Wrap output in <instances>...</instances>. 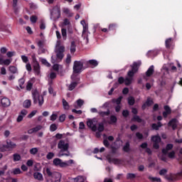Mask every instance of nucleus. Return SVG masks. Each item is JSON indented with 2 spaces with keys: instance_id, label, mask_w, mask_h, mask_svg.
<instances>
[{
  "instance_id": "1",
  "label": "nucleus",
  "mask_w": 182,
  "mask_h": 182,
  "mask_svg": "<svg viewBox=\"0 0 182 182\" xmlns=\"http://www.w3.org/2000/svg\"><path fill=\"white\" fill-rule=\"evenodd\" d=\"M97 124V120L96 119H90L87 122V126L91 129L92 132H98L100 133H102V132H104L105 130V124L103 122H101L99 124L98 127L96 126Z\"/></svg>"
},
{
  "instance_id": "2",
  "label": "nucleus",
  "mask_w": 182,
  "mask_h": 182,
  "mask_svg": "<svg viewBox=\"0 0 182 182\" xmlns=\"http://www.w3.org/2000/svg\"><path fill=\"white\" fill-rule=\"evenodd\" d=\"M85 62L83 61H77L75 60L74 61L73 67V73L77 74V73H81L82 70L85 68Z\"/></svg>"
},
{
  "instance_id": "3",
  "label": "nucleus",
  "mask_w": 182,
  "mask_h": 182,
  "mask_svg": "<svg viewBox=\"0 0 182 182\" xmlns=\"http://www.w3.org/2000/svg\"><path fill=\"white\" fill-rule=\"evenodd\" d=\"M32 96L34 105H36L38 102V106H42V105H43V95H40L39 92H38V90H36L33 91Z\"/></svg>"
},
{
  "instance_id": "4",
  "label": "nucleus",
  "mask_w": 182,
  "mask_h": 182,
  "mask_svg": "<svg viewBox=\"0 0 182 182\" xmlns=\"http://www.w3.org/2000/svg\"><path fill=\"white\" fill-rule=\"evenodd\" d=\"M50 19L58 21L60 18V7L55 6L50 10Z\"/></svg>"
},
{
  "instance_id": "5",
  "label": "nucleus",
  "mask_w": 182,
  "mask_h": 182,
  "mask_svg": "<svg viewBox=\"0 0 182 182\" xmlns=\"http://www.w3.org/2000/svg\"><path fill=\"white\" fill-rule=\"evenodd\" d=\"M64 53L65 47L62 46H58L55 49L57 59H58L59 60H62V59H63L65 56V54H63Z\"/></svg>"
},
{
  "instance_id": "6",
  "label": "nucleus",
  "mask_w": 182,
  "mask_h": 182,
  "mask_svg": "<svg viewBox=\"0 0 182 182\" xmlns=\"http://www.w3.org/2000/svg\"><path fill=\"white\" fill-rule=\"evenodd\" d=\"M58 147L61 149L60 151H68V150H69V144L65 143L63 140H60L58 144Z\"/></svg>"
},
{
  "instance_id": "7",
  "label": "nucleus",
  "mask_w": 182,
  "mask_h": 182,
  "mask_svg": "<svg viewBox=\"0 0 182 182\" xmlns=\"http://www.w3.org/2000/svg\"><path fill=\"white\" fill-rule=\"evenodd\" d=\"M99 65V63L96 60H90L88 61L85 62V69H87V68H96Z\"/></svg>"
},
{
  "instance_id": "8",
  "label": "nucleus",
  "mask_w": 182,
  "mask_h": 182,
  "mask_svg": "<svg viewBox=\"0 0 182 182\" xmlns=\"http://www.w3.org/2000/svg\"><path fill=\"white\" fill-rule=\"evenodd\" d=\"M177 123H178L177 118H173L168 123V127H172L173 130H176L177 129Z\"/></svg>"
},
{
  "instance_id": "9",
  "label": "nucleus",
  "mask_w": 182,
  "mask_h": 182,
  "mask_svg": "<svg viewBox=\"0 0 182 182\" xmlns=\"http://www.w3.org/2000/svg\"><path fill=\"white\" fill-rule=\"evenodd\" d=\"M28 114V110L26 109H22L20 112V114L18 116L16 119L17 123H21L22 120H23V117H25Z\"/></svg>"
},
{
  "instance_id": "10",
  "label": "nucleus",
  "mask_w": 182,
  "mask_h": 182,
  "mask_svg": "<svg viewBox=\"0 0 182 182\" xmlns=\"http://www.w3.org/2000/svg\"><path fill=\"white\" fill-rule=\"evenodd\" d=\"M1 103L3 107H8L9 106H11V100L6 97L2 98Z\"/></svg>"
},
{
  "instance_id": "11",
  "label": "nucleus",
  "mask_w": 182,
  "mask_h": 182,
  "mask_svg": "<svg viewBox=\"0 0 182 182\" xmlns=\"http://www.w3.org/2000/svg\"><path fill=\"white\" fill-rule=\"evenodd\" d=\"M33 176L38 181H43V175L40 172H34Z\"/></svg>"
},
{
  "instance_id": "12",
  "label": "nucleus",
  "mask_w": 182,
  "mask_h": 182,
  "mask_svg": "<svg viewBox=\"0 0 182 182\" xmlns=\"http://www.w3.org/2000/svg\"><path fill=\"white\" fill-rule=\"evenodd\" d=\"M43 174H44V176H48V177H53V176H55V174L50 171V168L48 167L43 168Z\"/></svg>"
},
{
  "instance_id": "13",
  "label": "nucleus",
  "mask_w": 182,
  "mask_h": 182,
  "mask_svg": "<svg viewBox=\"0 0 182 182\" xmlns=\"http://www.w3.org/2000/svg\"><path fill=\"white\" fill-rule=\"evenodd\" d=\"M173 149V144H168L166 146V149H162V154L164 156H166V154H168V151L171 150Z\"/></svg>"
},
{
  "instance_id": "14",
  "label": "nucleus",
  "mask_w": 182,
  "mask_h": 182,
  "mask_svg": "<svg viewBox=\"0 0 182 182\" xmlns=\"http://www.w3.org/2000/svg\"><path fill=\"white\" fill-rule=\"evenodd\" d=\"M33 71L36 73V75H41V65H39V63L33 64Z\"/></svg>"
},
{
  "instance_id": "15",
  "label": "nucleus",
  "mask_w": 182,
  "mask_h": 182,
  "mask_svg": "<svg viewBox=\"0 0 182 182\" xmlns=\"http://www.w3.org/2000/svg\"><path fill=\"white\" fill-rule=\"evenodd\" d=\"M154 73V65H151L146 72V76L150 77Z\"/></svg>"
},
{
  "instance_id": "16",
  "label": "nucleus",
  "mask_w": 182,
  "mask_h": 182,
  "mask_svg": "<svg viewBox=\"0 0 182 182\" xmlns=\"http://www.w3.org/2000/svg\"><path fill=\"white\" fill-rule=\"evenodd\" d=\"M163 127V124H161L160 122H158L156 124L154 123L151 124V129L152 130H159L160 127Z\"/></svg>"
},
{
  "instance_id": "17",
  "label": "nucleus",
  "mask_w": 182,
  "mask_h": 182,
  "mask_svg": "<svg viewBox=\"0 0 182 182\" xmlns=\"http://www.w3.org/2000/svg\"><path fill=\"white\" fill-rule=\"evenodd\" d=\"M117 123V117L114 115H111L109 117V124H116Z\"/></svg>"
},
{
  "instance_id": "18",
  "label": "nucleus",
  "mask_w": 182,
  "mask_h": 182,
  "mask_svg": "<svg viewBox=\"0 0 182 182\" xmlns=\"http://www.w3.org/2000/svg\"><path fill=\"white\" fill-rule=\"evenodd\" d=\"M32 105V101L31 100H26L23 103V107L24 109H29Z\"/></svg>"
},
{
  "instance_id": "19",
  "label": "nucleus",
  "mask_w": 182,
  "mask_h": 182,
  "mask_svg": "<svg viewBox=\"0 0 182 182\" xmlns=\"http://www.w3.org/2000/svg\"><path fill=\"white\" fill-rule=\"evenodd\" d=\"M141 63H136L134 62L133 63V65L132 66V70L135 73H137L139 70V67L140 66Z\"/></svg>"
},
{
  "instance_id": "20",
  "label": "nucleus",
  "mask_w": 182,
  "mask_h": 182,
  "mask_svg": "<svg viewBox=\"0 0 182 182\" xmlns=\"http://www.w3.org/2000/svg\"><path fill=\"white\" fill-rule=\"evenodd\" d=\"M63 14L68 15V18H72L73 16V13L70 12V10L68 8H63Z\"/></svg>"
},
{
  "instance_id": "21",
  "label": "nucleus",
  "mask_w": 182,
  "mask_h": 182,
  "mask_svg": "<svg viewBox=\"0 0 182 182\" xmlns=\"http://www.w3.org/2000/svg\"><path fill=\"white\" fill-rule=\"evenodd\" d=\"M98 114L101 117H105V116H109L110 115V109H107L106 112L100 111V112H98Z\"/></svg>"
},
{
  "instance_id": "22",
  "label": "nucleus",
  "mask_w": 182,
  "mask_h": 182,
  "mask_svg": "<svg viewBox=\"0 0 182 182\" xmlns=\"http://www.w3.org/2000/svg\"><path fill=\"white\" fill-rule=\"evenodd\" d=\"M127 100H128V105L129 106H134V104L136 103V100L134 99V97L129 96Z\"/></svg>"
},
{
  "instance_id": "23",
  "label": "nucleus",
  "mask_w": 182,
  "mask_h": 182,
  "mask_svg": "<svg viewBox=\"0 0 182 182\" xmlns=\"http://www.w3.org/2000/svg\"><path fill=\"white\" fill-rule=\"evenodd\" d=\"M70 50V53H75L76 52V42L71 41Z\"/></svg>"
},
{
  "instance_id": "24",
  "label": "nucleus",
  "mask_w": 182,
  "mask_h": 182,
  "mask_svg": "<svg viewBox=\"0 0 182 182\" xmlns=\"http://www.w3.org/2000/svg\"><path fill=\"white\" fill-rule=\"evenodd\" d=\"M151 141H154V143H160L161 141V137L158 135H155L151 136Z\"/></svg>"
},
{
  "instance_id": "25",
  "label": "nucleus",
  "mask_w": 182,
  "mask_h": 182,
  "mask_svg": "<svg viewBox=\"0 0 182 182\" xmlns=\"http://www.w3.org/2000/svg\"><path fill=\"white\" fill-rule=\"evenodd\" d=\"M108 160V163H113L114 164H119V163H120V159H116V158H107Z\"/></svg>"
},
{
  "instance_id": "26",
  "label": "nucleus",
  "mask_w": 182,
  "mask_h": 182,
  "mask_svg": "<svg viewBox=\"0 0 182 182\" xmlns=\"http://www.w3.org/2000/svg\"><path fill=\"white\" fill-rule=\"evenodd\" d=\"M172 42H173V38H169L166 40L165 45H166V48L167 49H170V48H171Z\"/></svg>"
},
{
  "instance_id": "27",
  "label": "nucleus",
  "mask_w": 182,
  "mask_h": 182,
  "mask_svg": "<svg viewBox=\"0 0 182 182\" xmlns=\"http://www.w3.org/2000/svg\"><path fill=\"white\" fill-rule=\"evenodd\" d=\"M77 82H72L70 85L68 86V90L72 92L74 89L77 86Z\"/></svg>"
},
{
  "instance_id": "28",
  "label": "nucleus",
  "mask_w": 182,
  "mask_h": 182,
  "mask_svg": "<svg viewBox=\"0 0 182 182\" xmlns=\"http://www.w3.org/2000/svg\"><path fill=\"white\" fill-rule=\"evenodd\" d=\"M0 65H6V66H9V65H11V60H3L2 58H0Z\"/></svg>"
},
{
  "instance_id": "29",
  "label": "nucleus",
  "mask_w": 182,
  "mask_h": 182,
  "mask_svg": "<svg viewBox=\"0 0 182 182\" xmlns=\"http://www.w3.org/2000/svg\"><path fill=\"white\" fill-rule=\"evenodd\" d=\"M132 82H133V78H132V77H127L125 78L124 85H125L126 86H130Z\"/></svg>"
},
{
  "instance_id": "30",
  "label": "nucleus",
  "mask_w": 182,
  "mask_h": 182,
  "mask_svg": "<svg viewBox=\"0 0 182 182\" xmlns=\"http://www.w3.org/2000/svg\"><path fill=\"white\" fill-rule=\"evenodd\" d=\"M123 151L125 153H129L130 151V143L126 142L125 145L123 146Z\"/></svg>"
},
{
  "instance_id": "31",
  "label": "nucleus",
  "mask_w": 182,
  "mask_h": 182,
  "mask_svg": "<svg viewBox=\"0 0 182 182\" xmlns=\"http://www.w3.org/2000/svg\"><path fill=\"white\" fill-rule=\"evenodd\" d=\"M132 122H137V123H141L143 119H141L139 115H134L132 119Z\"/></svg>"
},
{
  "instance_id": "32",
  "label": "nucleus",
  "mask_w": 182,
  "mask_h": 182,
  "mask_svg": "<svg viewBox=\"0 0 182 182\" xmlns=\"http://www.w3.org/2000/svg\"><path fill=\"white\" fill-rule=\"evenodd\" d=\"M6 144L10 149H15L16 147V144H14L12 142L11 140H7L6 141Z\"/></svg>"
},
{
  "instance_id": "33",
  "label": "nucleus",
  "mask_w": 182,
  "mask_h": 182,
  "mask_svg": "<svg viewBox=\"0 0 182 182\" xmlns=\"http://www.w3.org/2000/svg\"><path fill=\"white\" fill-rule=\"evenodd\" d=\"M9 72H11V73H13L14 75H15V73H18V68H16V67L14 66V65H11L9 68Z\"/></svg>"
},
{
  "instance_id": "34",
  "label": "nucleus",
  "mask_w": 182,
  "mask_h": 182,
  "mask_svg": "<svg viewBox=\"0 0 182 182\" xmlns=\"http://www.w3.org/2000/svg\"><path fill=\"white\" fill-rule=\"evenodd\" d=\"M63 106L65 110H69V108H70L69 103L65 99H63Z\"/></svg>"
},
{
  "instance_id": "35",
  "label": "nucleus",
  "mask_w": 182,
  "mask_h": 182,
  "mask_svg": "<svg viewBox=\"0 0 182 182\" xmlns=\"http://www.w3.org/2000/svg\"><path fill=\"white\" fill-rule=\"evenodd\" d=\"M61 33H62L63 39L64 41H66V39L68 38V33L66 31V28H62L61 29Z\"/></svg>"
},
{
  "instance_id": "36",
  "label": "nucleus",
  "mask_w": 182,
  "mask_h": 182,
  "mask_svg": "<svg viewBox=\"0 0 182 182\" xmlns=\"http://www.w3.org/2000/svg\"><path fill=\"white\" fill-rule=\"evenodd\" d=\"M116 28H117V24L112 23L109 25L108 31H116Z\"/></svg>"
},
{
  "instance_id": "37",
  "label": "nucleus",
  "mask_w": 182,
  "mask_h": 182,
  "mask_svg": "<svg viewBox=\"0 0 182 182\" xmlns=\"http://www.w3.org/2000/svg\"><path fill=\"white\" fill-rule=\"evenodd\" d=\"M18 85L21 89H23V85H25V78L21 77L18 80Z\"/></svg>"
},
{
  "instance_id": "38",
  "label": "nucleus",
  "mask_w": 182,
  "mask_h": 182,
  "mask_svg": "<svg viewBox=\"0 0 182 182\" xmlns=\"http://www.w3.org/2000/svg\"><path fill=\"white\" fill-rule=\"evenodd\" d=\"M122 99H123V97L120 96L116 100H113L112 102L113 103H116V105H120V104L122 103Z\"/></svg>"
},
{
  "instance_id": "39",
  "label": "nucleus",
  "mask_w": 182,
  "mask_h": 182,
  "mask_svg": "<svg viewBox=\"0 0 182 182\" xmlns=\"http://www.w3.org/2000/svg\"><path fill=\"white\" fill-rule=\"evenodd\" d=\"M13 160L14 161H21V155L18 154H14L13 155Z\"/></svg>"
},
{
  "instance_id": "40",
  "label": "nucleus",
  "mask_w": 182,
  "mask_h": 182,
  "mask_svg": "<svg viewBox=\"0 0 182 182\" xmlns=\"http://www.w3.org/2000/svg\"><path fill=\"white\" fill-rule=\"evenodd\" d=\"M61 161H62V159H60L59 158H56V159H53V163L54 166H60Z\"/></svg>"
},
{
  "instance_id": "41",
  "label": "nucleus",
  "mask_w": 182,
  "mask_h": 182,
  "mask_svg": "<svg viewBox=\"0 0 182 182\" xmlns=\"http://www.w3.org/2000/svg\"><path fill=\"white\" fill-rule=\"evenodd\" d=\"M32 87H33V83L28 81L26 85V90H28V92H31V90H32Z\"/></svg>"
},
{
  "instance_id": "42",
  "label": "nucleus",
  "mask_w": 182,
  "mask_h": 182,
  "mask_svg": "<svg viewBox=\"0 0 182 182\" xmlns=\"http://www.w3.org/2000/svg\"><path fill=\"white\" fill-rule=\"evenodd\" d=\"M145 103L148 106V107H150V106H151V105L154 104V102L153 101V100H151L150 98H147Z\"/></svg>"
},
{
  "instance_id": "43",
  "label": "nucleus",
  "mask_w": 182,
  "mask_h": 182,
  "mask_svg": "<svg viewBox=\"0 0 182 182\" xmlns=\"http://www.w3.org/2000/svg\"><path fill=\"white\" fill-rule=\"evenodd\" d=\"M56 130H58V125H56V124H52L50 126V132H56Z\"/></svg>"
},
{
  "instance_id": "44",
  "label": "nucleus",
  "mask_w": 182,
  "mask_h": 182,
  "mask_svg": "<svg viewBox=\"0 0 182 182\" xmlns=\"http://www.w3.org/2000/svg\"><path fill=\"white\" fill-rule=\"evenodd\" d=\"M13 174H14V176H16L18 174H21L22 173V171H21V168H16L13 169Z\"/></svg>"
},
{
  "instance_id": "45",
  "label": "nucleus",
  "mask_w": 182,
  "mask_h": 182,
  "mask_svg": "<svg viewBox=\"0 0 182 182\" xmlns=\"http://www.w3.org/2000/svg\"><path fill=\"white\" fill-rule=\"evenodd\" d=\"M70 62H72V55H70V54H68L65 63H67V65H70Z\"/></svg>"
},
{
  "instance_id": "46",
  "label": "nucleus",
  "mask_w": 182,
  "mask_h": 182,
  "mask_svg": "<svg viewBox=\"0 0 182 182\" xmlns=\"http://www.w3.org/2000/svg\"><path fill=\"white\" fill-rule=\"evenodd\" d=\"M31 59H32L33 65H36L39 63V62H38V60L36 59V55L35 54H33L31 55Z\"/></svg>"
},
{
  "instance_id": "47",
  "label": "nucleus",
  "mask_w": 182,
  "mask_h": 182,
  "mask_svg": "<svg viewBox=\"0 0 182 182\" xmlns=\"http://www.w3.org/2000/svg\"><path fill=\"white\" fill-rule=\"evenodd\" d=\"M53 157H55V154H53V152H49L46 156L48 160H52Z\"/></svg>"
},
{
  "instance_id": "48",
  "label": "nucleus",
  "mask_w": 182,
  "mask_h": 182,
  "mask_svg": "<svg viewBox=\"0 0 182 182\" xmlns=\"http://www.w3.org/2000/svg\"><path fill=\"white\" fill-rule=\"evenodd\" d=\"M149 179L151 180V181H154V182H160L161 181V179L160 178H157V177H151V176H149Z\"/></svg>"
},
{
  "instance_id": "49",
  "label": "nucleus",
  "mask_w": 182,
  "mask_h": 182,
  "mask_svg": "<svg viewBox=\"0 0 182 182\" xmlns=\"http://www.w3.org/2000/svg\"><path fill=\"white\" fill-rule=\"evenodd\" d=\"M30 20L32 23H36L38 22V17L36 16H31Z\"/></svg>"
},
{
  "instance_id": "50",
  "label": "nucleus",
  "mask_w": 182,
  "mask_h": 182,
  "mask_svg": "<svg viewBox=\"0 0 182 182\" xmlns=\"http://www.w3.org/2000/svg\"><path fill=\"white\" fill-rule=\"evenodd\" d=\"M134 73H136L134 71H133L132 70H129L128 73H127L128 77H131L132 79H133V77L134 76Z\"/></svg>"
},
{
  "instance_id": "51",
  "label": "nucleus",
  "mask_w": 182,
  "mask_h": 182,
  "mask_svg": "<svg viewBox=\"0 0 182 182\" xmlns=\"http://www.w3.org/2000/svg\"><path fill=\"white\" fill-rule=\"evenodd\" d=\"M109 149H111L112 154H116V153H117V147L111 145Z\"/></svg>"
},
{
  "instance_id": "52",
  "label": "nucleus",
  "mask_w": 182,
  "mask_h": 182,
  "mask_svg": "<svg viewBox=\"0 0 182 182\" xmlns=\"http://www.w3.org/2000/svg\"><path fill=\"white\" fill-rule=\"evenodd\" d=\"M65 120H66V115L63 114L59 117V122H60V123H63Z\"/></svg>"
},
{
  "instance_id": "53",
  "label": "nucleus",
  "mask_w": 182,
  "mask_h": 182,
  "mask_svg": "<svg viewBox=\"0 0 182 182\" xmlns=\"http://www.w3.org/2000/svg\"><path fill=\"white\" fill-rule=\"evenodd\" d=\"M56 119H58V114L53 113L50 117V120H51V122H55Z\"/></svg>"
},
{
  "instance_id": "54",
  "label": "nucleus",
  "mask_w": 182,
  "mask_h": 182,
  "mask_svg": "<svg viewBox=\"0 0 182 182\" xmlns=\"http://www.w3.org/2000/svg\"><path fill=\"white\" fill-rule=\"evenodd\" d=\"M21 58L23 63H28L29 62V58L26 55H21Z\"/></svg>"
},
{
  "instance_id": "55",
  "label": "nucleus",
  "mask_w": 182,
  "mask_h": 182,
  "mask_svg": "<svg viewBox=\"0 0 182 182\" xmlns=\"http://www.w3.org/2000/svg\"><path fill=\"white\" fill-rule=\"evenodd\" d=\"M103 144L107 149H110V143H109V141L107 139L103 140Z\"/></svg>"
},
{
  "instance_id": "56",
  "label": "nucleus",
  "mask_w": 182,
  "mask_h": 182,
  "mask_svg": "<svg viewBox=\"0 0 182 182\" xmlns=\"http://www.w3.org/2000/svg\"><path fill=\"white\" fill-rule=\"evenodd\" d=\"M84 103H85V101H83V100L80 99L77 100V105L78 107H82Z\"/></svg>"
},
{
  "instance_id": "57",
  "label": "nucleus",
  "mask_w": 182,
  "mask_h": 182,
  "mask_svg": "<svg viewBox=\"0 0 182 182\" xmlns=\"http://www.w3.org/2000/svg\"><path fill=\"white\" fill-rule=\"evenodd\" d=\"M136 137L139 139V140H143L144 136H143V134L140 133V132H136L135 134Z\"/></svg>"
},
{
  "instance_id": "58",
  "label": "nucleus",
  "mask_w": 182,
  "mask_h": 182,
  "mask_svg": "<svg viewBox=\"0 0 182 182\" xmlns=\"http://www.w3.org/2000/svg\"><path fill=\"white\" fill-rule=\"evenodd\" d=\"M168 156L169 159H174L176 156V152L174 151H172L168 154Z\"/></svg>"
},
{
  "instance_id": "59",
  "label": "nucleus",
  "mask_w": 182,
  "mask_h": 182,
  "mask_svg": "<svg viewBox=\"0 0 182 182\" xmlns=\"http://www.w3.org/2000/svg\"><path fill=\"white\" fill-rule=\"evenodd\" d=\"M127 178L128 180L132 179V178H136V174H134V173H127Z\"/></svg>"
},
{
  "instance_id": "60",
  "label": "nucleus",
  "mask_w": 182,
  "mask_h": 182,
  "mask_svg": "<svg viewBox=\"0 0 182 182\" xmlns=\"http://www.w3.org/2000/svg\"><path fill=\"white\" fill-rule=\"evenodd\" d=\"M125 82V79H124V77H119V78H118V84L119 85H123V83H124Z\"/></svg>"
},
{
  "instance_id": "61",
  "label": "nucleus",
  "mask_w": 182,
  "mask_h": 182,
  "mask_svg": "<svg viewBox=\"0 0 182 182\" xmlns=\"http://www.w3.org/2000/svg\"><path fill=\"white\" fill-rule=\"evenodd\" d=\"M41 129H42L41 125H38L36 127L33 128L34 133H36L37 132H39V130H41Z\"/></svg>"
},
{
  "instance_id": "62",
  "label": "nucleus",
  "mask_w": 182,
  "mask_h": 182,
  "mask_svg": "<svg viewBox=\"0 0 182 182\" xmlns=\"http://www.w3.org/2000/svg\"><path fill=\"white\" fill-rule=\"evenodd\" d=\"M38 111L36 110H33L28 115V119H32V117H33V116H35V114H36Z\"/></svg>"
},
{
  "instance_id": "63",
  "label": "nucleus",
  "mask_w": 182,
  "mask_h": 182,
  "mask_svg": "<svg viewBox=\"0 0 182 182\" xmlns=\"http://www.w3.org/2000/svg\"><path fill=\"white\" fill-rule=\"evenodd\" d=\"M129 110L124 109L122 111V116L124 117H129Z\"/></svg>"
},
{
  "instance_id": "64",
  "label": "nucleus",
  "mask_w": 182,
  "mask_h": 182,
  "mask_svg": "<svg viewBox=\"0 0 182 182\" xmlns=\"http://www.w3.org/2000/svg\"><path fill=\"white\" fill-rule=\"evenodd\" d=\"M38 151V148H32L31 149H30V153L33 155L36 154Z\"/></svg>"
}]
</instances>
